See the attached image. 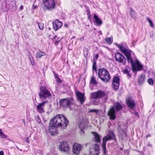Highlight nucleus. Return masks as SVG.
I'll return each instance as SVG.
<instances>
[{
	"instance_id": "nucleus-1",
	"label": "nucleus",
	"mask_w": 155,
	"mask_h": 155,
	"mask_svg": "<svg viewBox=\"0 0 155 155\" xmlns=\"http://www.w3.org/2000/svg\"><path fill=\"white\" fill-rule=\"evenodd\" d=\"M115 45L126 56L128 62L131 63L133 72L140 71L142 69L143 66L137 60L135 63H134L131 56L132 51L128 49L126 44H119L116 43Z\"/></svg>"
},
{
	"instance_id": "nucleus-2",
	"label": "nucleus",
	"mask_w": 155,
	"mask_h": 155,
	"mask_svg": "<svg viewBox=\"0 0 155 155\" xmlns=\"http://www.w3.org/2000/svg\"><path fill=\"white\" fill-rule=\"evenodd\" d=\"M50 123L52 124L53 125L58 127H61L64 129L68 124L69 121L63 114H58L51 120Z\"/></svg>"
},
{
	"instance_id": "nucleus-3",
	"label": "nucleus",
	"mask_w": 155,
	"mask_h": 155,
	"mask_svg": "<svg viewBox=\"0 0 155 155\" xmlns=\"http://www.w3.org/2000/svg\"><path fill=\"white\" fill-rule=\"evenodd\" d=\"M122 105L118 102L115 103L113 106L111 107L109 110L107 114L110 119L114 120L116 118L115 108L116 111H118L122 109Z\"/></svg>"
},
{
	"instance_id": "nucleus-4",
	"label": "nucleus",
	"mask_w": 155,
	"mask_h": 155,
	"mask_svg": "<svg viewBox=\"0 0 155 155\" xmlns=\"http://www.w3.org/2000/svg\"><path fill=\"white\" fill-rule=\"evenodd\" d=\"M98 76L102 81L105 83L108 82L110 79L108 71L105 68H101L99 70Z\"/></svg>"
},
{
	"instance_id": "nucleus-5",
	"label": "nucleus",
	"mask_w": 155,
	"mask_h": 155,
	"mask_svg": "<svg viewBox=\"0 0 155 155\" xmlns=\"http://www.w3.org/2000/svg\"><path fill=\"white\" fill-rule=\"evenodd\" d=\"M40 91L39 94V97L41 100L43 101L50 97L51 94L49 91L45 86L40 87Z\"/></svg>"
},
{
	"instance_id": "nucleus-6",
	"label": "nucleus",
	"mask_w": 155,
	"mask_h": 155,
	"mask_svg": "<svg viewBox=\"0 0 155 155\" xmlns=\"http://www.w3.org/2000/svg\"><path fill=\"white\" fill-rule=\"evenodd\" d=\"M43 3L45 8L49 10L55 8V4L54 0H45L43 1Z\"/></svg>"
},
{
	"instance_id": "nucleus-7",
	"label": "nucleus",
	"mask_w": 155,
	"mask_h": 155,
	"mask_svg": "<svg viewBox=\"0 0 155 155\" xmlns=\"http://www.w3.org/2000/svg\"><path fill=\"white\" fill-rule=\"evenodd\" d=\"M100 148L99 146L96 143L92 145L89 148V154L91 155H99Z\"/></svg>"
},
{
	"instance_id": "nucleus-8",
	"label": "nucleus",
	"mask_w": 155,
	"mask_h": 155,
	"mask_svg": "<svg viewBox=\"0 0 155 155\" xmlns=\"http://www.w3.org/2000/svg\"><path fill=\"white\" fill-rule=\"evenodd\" d=\"M109 134H107L106 136H104L103 138V143L102 145L104 146H106V142L111 140H114L115 136L112 131L109 130Z\"/></svg>"
},
{
	"instance_id": "nucleus-9",
	"label": "nucleus",
	"mask_w": 155,
	"mask_h": 155,
	"mask_svg": "<svg viewBox=\"0 0 155 155\" xmlns=\"http://www.w3.org/2000/svg\"><path fill=\"white\" fill-rule=\"evenodd\" d=\"M91 96L92 98L94 99H100L104 97H107L105 92L101 90L91 93Z\"/></svg>"
},
{
	"instance_id": "nucleus-10",
	"label": "nucleus",
	"mask_w": 155,
	"mask_h": 155,
	"mask_svg": "<svg viewBox=\"0 0 155 155\" xmlns=\"http://www.w3.org/2000/svg\"><path fill=\"white\" fill-rule=\"evenodd\" d=\"M59 149L61 151L65 152H68L70 150V147L68 143L64 141L60 143Z\"/></svg>"
},
{
	"instance_id": "nucleus-11",
	"label": "nucleus",
	"mask_w": 155,
	"mask_h": 155,
	"mask_svg": "<svg viewBox=\"0 0 155 155\" xmlns=\"http://www.w3.org/2000/svg\"><path fill=\"white\" fill-rule=\"evenodd\" d=\"M60 105L64 107H69L72 104L71 100L70 99H63L60 101Z\"/></svg>"
},
{
	"instance_id": "nucleus-12",
	"label": "nucleus",
	"mask_w": 155,
	"mask_h": 155,
	"mask_svg": "<svg viewBox=\"0 0 155 155\" xmlns=\"http://www.w3.org/2000/svg\"><path fill=\"white\" fill-rule=\"evenodd\" d=\"M83 147L80 144L74 143L73 145V152L75 155H78L81 150Z\"/></svg>"
},
{
	"instance_id": "nucleus-13",
	"label": "nucleus",
	"mask_w": 155,
	"mask_h": 155,
	"mask_svg": "<svg viewBox=\"0 0 155 155\" xmlns=\"http://www.w3.org/2000/svg\"><path fill=\"white\" fill-rule=\"evenodd\" d=\"M115 59L116 61L122 63L123 64H125L126 60L125 58L119 53L115 54Z\"/></svg>"
},
{
	"instance_id": "nucleus-14",
	"label": "nucleus",
	"mask_w": 155,
	"mask_h": 155,
	"mask_svg": "<svg viewBox=\"0 0 155 155\" xmlns=\"http://www.w3.org/2000/svg\"><path fill=\"white\" fill-rule=\"evenodd\" d=\"M47 101H44L42 103H39L37 105L36 110L38 112L40 113H42L45 112L44 107L45 104L48 103Z\"/></svg>"
},
{
	"instance_id": "nucleus-15",
	"label": "nucleus",
	"mask_w": 155,
	"mask_h": 155,
	"mask_svg": "<svg viewBox=\"0 0 155 155\" xmlns=\"http://www.w3.org/2000/svg\"><path fill=\"white\" fill-rule=\"evenodd\" d=\"M53 28L55 31L58 30L62 26V23L58 20H56L52 22Z\"/></svg>"
},
{
	"instance_id": "nucleus-16",
	"label": "nucleus",
	"mask_w": 155,
	"mask_h": 155,
	"mask_svg": "<svg viewBox=\"0 0 155 155\" xmlns=\"http://www.w3.org/2000/svg\"><path fill=\"white\" fill-rule=\"evenodd\" d=\"M76 94L78 101H79L81 104H82L85 99L84 94L81 92L78 91L76 92Z\"/></svg>"
},
{
	"instance_id": "nucleus-17",
	"label": "nucleus",
	"mask_w": 155,
	"mask_h": 155,
	"mask_svg": "<svg viewBox=\"0 0 155 155\" xmlns=\"http://www.w3.org/2000/svg\"><path fill=\"white\" fill-rule=\"evenodd\" d=\"M58 127L53 125L52 124L50 123V125L48 130L52 135H54L58 134V130L56 127Z\"/></svg>"
},
{
	"instance_id": "nucleus-18",
	"label": "nucleus",
	"mask_w": 155,
	"mask_h": 155,
	"mask_svg": "<svg viewBox=\"0 0 155 155\" xmlns=\"http://www.w3.org/2000/svg\"><path fill=\"white\" fill-rule=\"evenodd\" d=\"M120 79L118 76L114 77L113 79V84L114 88L117 90L119 85Z\"/></svg>"
},
{
	"instance_id": "nucleus-19",
	"label": "nucleus",
	"mask_w": 155,
	"mask_h": 155,
	"mask_svg": "<svg viewBox=\"0 0 155 155\" xmlns=\"http://www.w3.org/2000/svg\"><path fill=\"white\" fill-rule=\"evenodd\" d=\"M118 135L120 139L121 140L125 139L127 136L125 131L120 129L118 130Z\"/></svg>"
},
{
	"instance_id": "nucleus-20",
	"label": "nucleus",
	"mask_w": 155,
	"mask_h": 155,
	"mask_svg": "<svg viewBox=\"0 0 155 155\" xmlns=\"http://www.w3.org/2000/svg\"><path fill=\"white\" fill-rule=\"evenodd\" d=\"M94 18L95 20L94 22L95 25L97 26H100L102 23V20L96 15H94Z\"/></svg>"
},
{
	"instance_id": "nucleus-21",
	"label": "nucleus",
	"mask_w": 155,
	"mask_h": 155,
	"mask_svg": "<svg viewBox=\"0 0 155 155\" xmlns=\"http://www.w3.org/2000/svg\"><path fill=\"white\" fill-rule=\"evenodd\" d=\"M127 103L128 107L131 109H133L136 105L134 101L131 99L127 100Z\"/></svg>"
},
{
	"instance_id": "nucleus-22",
	"label": "nucleus",
	"mask_w": 155,
	"mask_h": 155,
	"mask_svg": "<svg viewBox=\"0 0 155 155\" xmlns=\"http://www.w3.org/2000/svg\"><path fill=\"white\" fill-rule=\"evenodd\" d=\"M94 134V140L95 142H100L101 141V136L100 135L96 133L92 132Z\"/></svg>"
},
{
	"instance_id": "nucleus-23",
	"label": "nucleus",
	"mask_w": 155,
	"mask_h": 155,
	"mask_svg": "<svg viewBox=\"0 0 155 155\" xmlns=\"http://www.w3.org/2000/svg\"><path fill=\"white\" fill-rule=\"evenodd\" d=\"M45 55L46 53L45 52L39 51L37 52L36 54V57L37 59H39L42 56Z\"/></svg>"
},
{
	"instance_id": "nucleus-24",
	"label": "nucleus",
	"mask_w": 155,
	"mask_h": 155,
	"mask_svg": "<svg viewBox=\"0 0 155 155\" xmlns=\"http://www.w3.org/2000/svg\"><path fill=\"white\" fill-rule=\"evenodd\" d=\"M145 80V76L143 74H141L138 78V82L139 84H141Z\"/></svg>"
},
{
	"instance_id": "nucleus-25",
	"label": "nucleus",
	"mask_w": 155,
	"mask_h": 155,
	"mask_svg": "<svg viewBox=\"0 0 155 155\" xmlns=\"http://www.w3.org/2000/svg\"><path fill=\"white\" fill-rule=\"evenodd\" d=\"M124 73L126 74L128 77H130L131 74H130L129 72L130 71V68L128 67H126L123 69V71Z\"/></svg>"
},
{
	"instance_id": "nucleus-26",
	"label": "nucleus",
	"mask_w": 155,
	"mask_h": 155,
	"mask_svg": "<svg viewBox=\"0 0 155 155\" xmlns=\"http://www.w3.org/2000/svg\"><path fill=\"white\" fill-rule=\"evenodd\" d=\"M86 126V123L83 121L81 122L78 125V127L80 130H84Z\"/></svg>"
},
{
	"instance_id": "nucleus-27",
	"label": "nucleus",
	"mask_w": 155,
	"mask_h": 155,
	"mask_svg": "<svg viewBox=\"0 0 155 155\" xmlns=\"http://www.w3.org/2000/svg\"><path fill=\"white\" fill-rule=\"evenodd\" d=\"M90 83L93 85H95L97 83V81H96L95 78L94 76L91 78Z\"/></svg>"
},
{
	"instance_id": "nucleus-28",
	"label": "nucleus",
	"mask_w": 155,
	"mask_h": 155,
	"mask_svg": "<svg viewBox=\"0 0 155 155\" xmlns=\"http://www.w3.org/2000/svg\"><path fill=\"white\" fill-rule=\"evenodd\" d=\"M0 136L2 138H6L7 136L2 132V129H0Z\"/></svg>"
},
{
	"instance_id": "nucleus-29",
	"label": "nucleus",
	"mask_w": 155,
	"mask_h": 155,
	"mask_svg": "<svg viewBox=\"0 0 155 155\" xmlns=\"http://www.w3.org/2000/svg\"><path fill=\"white\" fill-rule=\"evenodd\" d=\"M29 58L30 60V61H31V64L33 65H35V63L34 62V60L33 58L32 57V56L30 55L29 56Z\"/></svg>"
},
{
	"instance_id": "nucleus-30",
	"label": "nucleus",
	"mask_w": 155,
	"mask_h": 155,
	"mask_svg": "<svg viewBox=\"0 0 155 155\" xmlns=\"http://www.w3.org/2000/svg\"><path fill=\"white\" fill-rule=\"evenodd\" d=\"M130 14L131 17L134 18H135V12L132 8H131L130 11Z\"/></svg>"
},
{
	"instance_id": "nucleus-31",
	"label": "nucleus",
	"mask_w": 155,
	"mask_h": 155,
	"mask_svg": "<svg viewBox=\"0 0 155 155\" xmlns=\"http://www.w3.org/2000/svg\"><path fill=\"white\" fill-rule=\"evenodd\" d=\"M102 148L103 150V155H107V151L106 150V146H104L102 145Z\"/></svg>"
},
{
	"instance_id": "nucleus-32",
	"label": "nucleus",
	"mask_w": 155,
	"mask_h": 155,
	"mask_svg": "<svg viewBox=\"0 0 155 155\" xmlns=\"http://www.w3.org/2000/svg\"><path fill=\"white\" fill-rule=\"evenodd\" d=\"M93 112H94L97 114L99 112V110L96 109H92L90 110L89 111H88L89 113Z\"/></svg>"
},
{
	"instance_id": "nucleus-33",
	"label": "nucleus",
	"mask_w": 155,
	"mask_h": 155,
	"mask_svg": "<svg viewBox=\"0 0 155 155\" xmlns=\"http://www.w3.org/2000/svg\"><path fill=\"white\" fill-rule=\"evenodd\" d=\"M147 21L149 22L150 26L151 27H153L154 26V25L151 20L149 18L147 17Z\"/></svg>"
},
{
	"instance_id": "nucleus-34",
	"label": "nucleus",
	"mask_w": 155,
	"mask_h": 155,
	"mask_svg": "<svg viewBox=\"0 0 155 155\" xmlns=\"http://www.w3.org/2000/svg\"><path fill=\"white\" fill-rule=\"evenodd\" d=\"M84 56H87L88 55V50L87 48H84Z\"/></svg>"
},
{
	"instance_id": "nucleus-35",
	"label": "nucleus",
	"mask_w": 155,
	"mask_h": 155,
	"mask_svg": "<svg viewBox=\"0 0 155 155\" xmlns=\"http://www.w3.org/2000/svg\"><path fill=\"white\" fill-rule=\"evenodd\" d=\"M106 40V41L109 44H111L113 41L112 39L110 37L107 38Z\"/></svg>"
},
{
	"instance_id": "nucleus-36",
	"label": "nucleus",
	"mask_w": 155,
	"mask_h": 155,
	"mask_svg": "<svg viewBox=\"0 0 155 155\" xmlns=\"http://www.w3.org/2000/svg\"><path fill=\"white\" fill-rule=\"evenodd\" d=\"M35 120L39 124H40L41 122V120L38 116H36L35 117Z\"/></svg>"
},
{
	"instance_id": "nucleus-37",
	"label": "nucleus",
	"mask_w": 155,
	"mask_h": 155,
	"mask_svg": "<svg viewBox=\"0 0 155 155\" xmlns=\"http://www.w3.org/2000/svg\"><path fill=\"white\" fill-rule=\"evenodd\" d=\"M44 24L42 23H39L38 26L39 29L41 30H43L44 28Z\"/></svg>"
},
{
	"instance_id": "nucleus-38",
	"label": "nucleus",
	"mask_w": 155,
	"mask_h": 155,
	"mask_svg": "<svg viewBox=\"0 0 155 155\" xmlns=\"http://www.w3.org/2000/svg\"><path fill=\"white\" fill-rule=\"evenodd\" d=\"M148 83L151 85H153V81L152 79L150 78L148 80Z\"/></svg>"
},
{
	"instance_id": "nucleus-39",
	"label": "nucleus",
	"mask_w": 155,
	"mask_h": 155,
	"mask_svg": "<svg viewBox=\"0 0 155 155\" xmlns=\"http://www.w3.org/2000/svg\"><path fill=\"white\" fill-rule=\"evenodd\" d=\"M96 62L94 61L92 67H93V69L95 71L96 70Z\"/></svg>"
},
{
	"instance_id": "nucleus-40",
	"label": "nucleus",
	"mask_w": 155,
	"mask_h": 155,
	"mask_svg": "<svg viewBox=\"0 0 155 155\" xmlns=\"http://www.w3.org/2000/svg\"><path fill=\"white\" fill-rule=\"evenodd\" d=\"M56 81L58 84H61L62 82V81L59 78H58L57 79Z\"/></svg>"
},
{
	"instance_id": "nucleus-41",
	"label": "nucleus",
	"mask_w": 155,
	"mask_h": 155,
	"mask_svg": "<svg viewBox=\"0 0 155 155\" xmlns=\"http://www.w3.org/2000/svg\"><path fill=\"white\" fill-rule=\"evenodd\" d=\"M98 54H96L94 56V59L95 60H97L98 58Z\"/></svg>"
},
{
	"instance_id": "nucleus-42",
	"label": "nucleus",
	"mask_w": 155,
	"mask_h": 155,
	"mask_svg": "<svg viewBox=\"0 0 155 155\" xmlns=\"http://www.w3.org/2000/svg\"><path fill=\"white\" fill-rule=\"evenodd\" d=\"M147 146L151 148L152 147V145L149 142L147 143Z\"/></svg>"
},
{
	"instance_id": "nucleus-43",
	"label": "nucleus",
	"mask_w": 155,
	"mask_h": 155,
	"mask_svg": "<svg viewBox=\"0 0 155 155\" xmlns=\"http://www.w3.org/2000/svg\"><path fill=\"white\" fill-rule=\"evenodd\" d=\"M81 135H83L84 133V132L83 131V130H81Z\"/></svg>"
},
{
	"instance_id": "nucleus-44",
	"label": "nucleus",
	"mask_w": 155,
	"mask_h": 155,
	"mask_svg": "<svg viewBox=\"0 0 155 155\" xmlns=\"http://www.w3.org/2000/svg\"><path fill=\"white\" fill-rule=\"evenodd\" d=\"M0 155H4V153L3 151H0Z\"/></svg>"
},
{
	"instance_id": "nucleus-45",
	"label": "nucleus",
	"mask_w": 155,
	"mask_h": 155,
	"mask_svg": "<svg viewBox=\"0 0 155 155\" xmlns=\"http://www.w3.org/2000/svg\"><path fill=\"white\" fill-rule=\"evenodd\" d=\"M134 114L136 116H138V113L134 111Z\"/></svg>"
},
{
	"instance_id": "nucleus-46",
	"label": "nucleus",
	"mask_w": 155,
	"mask_h": 155,
	"mask_svg": "<svg viewBox=\"0 0 155 155\" xmlns=\"http://www.w3.org/2000/svg\"><path fill=\"white\" fill-rule=\"evenodd\" d=\"M23 5L21 6L20 7V10H22L23 9Z\"/></svg>"
},
{
	"instance_id": "nucleus-47",
	"label": "nucleus",
	"mask_w": 155,
	"mask_h": 155,
	"mask_svg": "<svg viewBox=\"0 0 155 155\" xmlns=\"http://www.w3.org/2000/svg\"><path fill=\"white\" fill-rule=\"evenodd\" d=\"M80 40L81 41H82L84 40V37H82L80 39Z\"/></svg>"
},
{
	"instance_id": "nucleus-48",
	"label": "nucleus",
	"mask_w": 155,
	"mask_h": 155,
	"mask_svg": "<svg viewBox=\"0 0 155 155\" xmlns=\"http://www.w3.org/2000/svg\"><path fill=\"white\" fill-rule=\"evenodd\" d=\"M33 7H34V8L35 9V8H37V6H36V5H33Z\"/></svg>"
},
{
	"instance_id": "nucleus-49",
	"label": "nucleus",
	"mask_w": 155,
	"mask_h": 155,
	"mask_svg": "<svg viewBox=\"0 0 155 155\" xmlns=\"http://www.w3.org/2000/svg\"><path fill=\"white\" fill-rule=\"evenodd\" d=\"M97 102H95L94 103V105H97Z\"/></svg>"
},
{
	"instance_id": "nucleus-50",
	"label": "nucleus",
	"mask_w": 155,
	"mask_h": 155,
	"mask_svg": "<svg viewBox=\"0 0 155 155\" xmlns=\"http://www.w3.org/2000/svg\"><path fill=\"white\" fill-rule=\"evenodd\" d=\"M58 41H57L55 43V45H58Z\"/></svg>"
},
{
	"instance_id": "nucleus-51",
	"label": "nucleus",
	"mask_w": 155,
	"mask_h": 155,
	"mask_svg": "<svg viewBox=\"0 0 155 155\" xmlns=\"http://www.w3.org/2000/svg\"><path fill=\"white\" fill-rule=\"evenodd\" d=\"M55 77L57 78H57H59V77H58V75H55Z\"/></svg>"
},
{
	"instance_id": "nucleus-52",
	"label": "nucleus",
	"mask_w": 155,
	"mask_h": 155,
	"mask_svg": "<svg viewBox=\"0 0 155 155\" xmlns=\"http://www.w3.org/2000/svg\"><path fill=\"white\" fill-rule=\"evenodd\" d=\"M57 36H55L54 37V38H55Z\"/></svg>"
},
{
	"instance_id": "nucleus-53",
	"label": "nucleus",
	"mask_w": 155,
	"mask_h": 155,
	"mask_svg": "<svg viewBox=\"0 0 155 155\" xmlns=\"http://www.w3.org/2000/svg\"><path fill=\"white\" fill-rule=\"evenodd\" d=\"M70 110H72V109L71 108V107H70Z\"/></svg>"
},
{
	"instance_id": "nucleus-54",
	"label": "nucleus",
	"mask_w": 155,
	"mask_h": 155,
	"mask_svg": "<svg viewBox=\"0 0 155 155\" xmlns=\"http://www.w3.org/2000/svg\"><path fill=\"white\" fill-rule=\"evenodd\" d=\"M23 120V121L24 122H25V120Z\"/></svg>"
},
{
	"instance_id": "nucleus-55",
	"label": "nucleus",
	"mask_w": 155,
	"mask_h": 155,
	"mask_svg": "<svg viewBox=\"0 0 155 155\" xmlns=\"http://www.w3.org/2000/svg\"><path fill=\"white\" fill-rule=\"evenodd\" d=\"M101 33H100V34H102V32L101 31Z\"/></svg>"
},
{
	"instance_id": "nucleus-56",
	"label": "nucleus",
	"mask_w": 155,
	"mask_h": 155,
	"mask_svg": "<svg viewBox=\"0 0 155 155\" xmlns=\"http://www.w3.org/2000/svg\"><path fill=\"white\" fill-rule=\"evenodd\" d=\"M101 33H100V34H102V32L101 31Z\"/></svg>"
}]
</instances>
